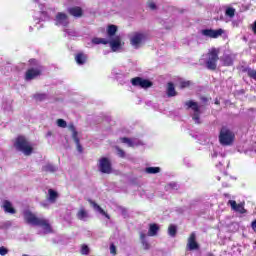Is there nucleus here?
I'll return each mask as SVG.
<instances>
[{
    "mask_svg": "<svg viewBox=\"0 0 256 256\" xmlns=\"http://www.w3.org/2000/svg\"><path fill=\"white\" fill-rule=\"evenodd\" d=\"M24 221L28 225H34L35 227H41L44 235L49 233H53V228H51V224L49 220L45 218H39L35 213L31 212V210H24L23 212Z\"/></svg>",
    "mask_w": 256,
    "mask_h": 256,
    "instance_id": "f257e3e1",
    "label": "nucleus"
},
{
    "mask_svg": "<svg viewBox=\"0 0 256 256\" xmlns=\"http://www.w3.org/2000/svg\"><path fill=\"white\" fill-rule=\"evenodd\" d=\"M14 147L16 151H20L26 157L33 153V144L25 136H18L14 142Z\"/></svg>",
    "mask_w": 256,
    "mask_h": 256,
    "instance_id": "f03ea898",
    "label": "nucleus"
},
{
    "mask_svg": "<svg viewBox=\"0 0 256 256\" xmlns=\"http://www.w3.org/2000/svg\"><path fill=\"white\" fill-rule=\"evenodd\" d=\"M202 61L205 62L207 69L215 71L217 69V62L219 61V52L213 48L203 56Z\"/></svg>",
    "mask_w": 256,
    "mask_h": 256,
    "instance_id": "7ed1b4c3",
    "label": "nucleus"
},
{
    "mask_svg": "<svg viewBox=\"0 0 256 256\" xmlns=\"http://www.w3.org/2000/svg\"><path fill=\"white\" fill-rule=\"evenodd\" d=\"M234 141H235V134L233 133V131L229 130L226 127H223L220 130V134H219L220 145H223V147H229L233 145Z\"/></svg>",
    "mask_w": 256,
    "mask_h": 256,
    "instance_id": "20e7f679",
    "label": "nucleus"
},
{
    "mask_svg": "<svg viewBox=\"0 0 256 256\" xmlns=\"http://www.w3.org/2000/svg\"><path fill=\"white\" fill-rule=\"evenodd\" d=\"M184 105L187 107V109H191L193 111V121L198 124L201 123V106H199V104L193 100L186 101Z\"/></svg>",
    "mask_w": 256,
    "mask_h": 256,
    "instance_id": "39448f33",
    "label": "nucleus"
},
{
    "mask_svg": "<svg viewBox=\"0 0 256 256\" xmlns=\"http://www.w3.org/2000/svg\"><path fill=\"white\" fill-rule=\"evenodd\" d=\"M145 41H147V36L141 32H135L130 36V45H132L134 49H141Z\"/></svg>",
    "mask_w": 256,
    "mask_h": 256,
    "instance_id": "423d86ee",
    "label": "nucleus"
},
{
    "mask_svg": "<svg viewBox=\"0 0 256 256\" xmlns=\"http://www.w3.org/2000/svg\"><path fill=\"white\" fill-rule=\"evenodd\" d=\"M131 83L133 87H141V89H149V87H153V82L141 77L132 78Z\"/></svg>",
    "mask_w": 256,
    "mask_h": 256,
    "instance_id": "0eeeda50",
    "label": "nucleus"
},
{
    "mask_svg": "<svg viewBox=\"0 0 256 256\" xmlns=\"http://www.w3.org/2000/svg\"><path fill=\"white\" fill-rule=\"evenodd\" d=\"M54 21L57 27H69V16L66 13L58 12Z\"/></svg>",
    "mask_w": 256,
    "mask_h": 256,
    "instance_id": "6e6552de",
    "label": "nucleus"
},
{
    "mask_svg": "<svg viewBox=\"0 0 256 256\" xmlns=\"http://www.w3.org/2000/svg\"><path fill=\"white\" fill-rule=\"evenodd\" d=\"M98 169L101 173H106L109 174L112 171L111 168V160H109V158H101L99 160V164H98Z\"/></svg>",
    "mask_w": 256,
    "mask_h": 256,
    "instance_id": "1a4fd4ad",
    "label": "nucleus"
},
{
    "mask_svg": "<svg viewBox=\"0 0 256 256\" xmlns=\"http://www.w3.org/2000/svg\"><path fill=\"white\" fill-rule=\"evenodd\" d=\"M223 29L213 30V29H204L201 30V35L204 37H209L210 39H217L223 35Z\"/></svg>",
    "mask_w": 256,
    "mask_h": 256,
    "instance_id": "9d476101",
    "label": "nucleus"
},
{
    "mask_svg": "<svg viewBox=\"0 0 256 256\" xmlns=\"http://www.w3.org/2000/svg\"><path fill=\"white\" fill-rule=\"evenodd\" d=\"M110 48L113 52L120 51L125 43L121 40V36H115L110 41H108Z\"/></svg>",
    "mask_w": 256,
    "mask_h": 256,
    "instance_id": "9b49d317",
    "label": "nucleus"
},
{
    "mask_svg": "<svg viewBox=\"0 0 256 256\" xmlns=\"http://www.w3.org/2000/svg\"><path fill=\"white\" fill-rule=\"evenodd\" d=\"M76 219H78V221L87 222L91 219V214L89 213V210L84 206H81L76 212Z\"/></svg>",
    "mask_w": 256,
    "mask_h": 256,
    "instance_id": "f8f14e48",
    "label": "nucleus"
},
{
    "mask_svg": "<svg viewBox=\"0 0 256 256\" xmlns=\"http://www.w3.org/2000/svg\"><path fill=\"white\" fill-rule=\"evenodd\" d=\"M41 75L40 68H30L26 71L25 80L26 81H33V79H37Z\"/></svg>",
    "mask_w": 256,
    "mask_h": 256,
    "instance_id": "ddd939ff",
    "label": "nucleus"
},
{
    "mask_svg": "<svg viewBox=\"0 0 256 256\" xmlns=\"http://www.w3.org/2000/svg\"><path fill=\"white\" fill-rule=\"evenodd\" d=\"M196 239H197V236L195 235V232L191 233L187 243V247L189 251H195L199 249V244L197 243Z\"/></svg>",
    "mask_w": 256,
    "mask_h": 256,
    "instance_id": "4468645a",
    "label": "nucleus"
},
{
    "mask_svg": "<svg viewBox=\"0 0 256 256\" xmlns=\"http://www.w3.org/2000/svg\"><path fill=\"white\" fill-rule=\"evenodd\" d=\"M228 204L230 205L232 211H236V213H241V215L247 213L245 206L243 204H237L235 200H229Z\"/></svg>",
    "mask_w": 256,
    "mask_h": 256,
    "instance_id": "2eb2a0df",
    "label": "nucleus"
},
{
    "mask_svg": "<svg viewBox=\"0 0 256 256\" xmlns=\"http://www.w3.org/2000/svg\"><path fill=\"white\" fill-rule=\"evenodd\" d=\"M88 203H90L94 211H97L98 213H100V215L106 217V219H111V216H109V214H107V212H105V210H103V208H101V206H99V204H97L95 201L88 199Z\"/></svg>",
    "mask_w": 256,
    "mask_h": 256,
    "instance_id": "dca6fc26",
    "label": "nucleus"
},
{
    "mask_svg": "<svg viewBox=\"0 0 256 256\" xmlns=\"http://www.w3.org/2000/svg\"><path fill=\"white\" fill-rule=\"evenodd\" d=\"M139 236H140V241L143 249H145V251H149V249H151V244H149V240L147 239V234L144 231H140Z\"/></svg>",
    "mask_w": 256,
    "mask_h": 256,
    "instance_id": "f3484780",
    "label": "nucleus"
},
{
    "mask_svg": "<svg viewBox=\"0 0 256 256\" xmlns=\"http://www.w3.org/2000/svg\"><path fill=\"white\" fill-rule=\"evenodd\" d=\"M68 13L72 15V17H76L77 19L83 17V9H81V7L79 6L68 8Z\"/></svg>",
    "mask_w": 256,
    "mask_h": 256,
    "instance_id": "a211bd4d",
    "label": "nucleus"
},
{
    "mask_svg": "<svg viewBox=\"0 0 256 256\" xmlns=\"http://www.w3.org/2000/svg\"><path fill=\"white\" fill-rule=\"evenodd\" d=\"M2 209H4L5 213H10L11 215H15L17 212L15 208H13V204L9 202V200H5L2 204Z\"/></svg>",
    "mask_w": 256,
    "mask_h": 256,
    "instance_id": "6ab92c4d",
    "label": "nucleus"
},
{
    "mask_svg": "<svg viewBox=\"0 0 256 256\" xmlns=\"http://www.w3.org/2000/svg\"><path fill=\"white\" fill-rule=\"evenodd\" d=\"M42 171L44 173H56V171H59V167H57L51 163H47L42 166Z\"/></svg>",
    "mask_w": 256,
    "mask_h": 256,
    "instance_id": "aec40b11",
    "label": "nucleus"
},
{
    "mask_svg": "<svg viewBox=\"0 0 256 256\" xmlns=\"http://www.w3.org/2000/svg\"><path fill=\"white\" fill-rule=\"evenodd\" d=\"M77 65H85L87 63V55L84 53H78L75 56Z\"/></svg>",
    "mask_w": 256,
    "mask_h": 256,
    "instance_id": "412c9836",
    "label": "nucleus"
},
{
    "mask_svg": "<svg viewBox=\"0 0 256 256\" xmlns=\"http://www.w3.org/2000/svg\"><path fill=\"white\" fill-rule=\"evenodd\" d=\"M168 97H175L177 95V91H175V85L173 83L167 84V91H166Z\"/></svg>",
    "mask_w": 256,
    "mask_h": 256,
    "instance_id": "4be33fe9",
    "label": "nucleus"
},
{
    "mask_svg": "<svg viewBox=\"0 0 256 256\" xmlns=\"http://www.w3.org/2000/svg\"><path fill=\"white\" fill-rule=\"evenodd\" d=\"M159 231V226L157 224H150L148 230V237H155Z\"/></svg>",
    "mask_w": 256,
    "mask_h": 256,
    "instance_id": "5701e85b",
    "label": "nucleus"
},
{
    "mask_svg": "<svg viewBox=\"0 0 256 256\" xmlns=\"http://www.w3.org/2000/svg\"><path fill=\"white\" fill-rule=\"evenodd\" d=\"M48 195V201H50V203H55L57 200V192H55L53 189H49Z\"/></svg>",
    "mask_w": 256,
    "mask_h": 256,
    "instance_id": "b1692460",
    "label": "nucleus"
},
{
    "mask_svg": "<svg viewBox=\"0 0 256 256\" xmlns=\"http://www.w3.org/2000/svg\"><path fill=\"white\" fill-rule=\"evenodd\" d=\"M146 173L149 175H155L157 173H161V168L160 167H147L145 169Z\"/></svg>",
    "mask_w": 256,
    "mask_h": 256,
    "instance_id": "393cba45",
    "label": "nucleus"
},
{
    "mask_svg": "<svg viewBox=\"0 0 256 256\" xmlns=\"http://www.w3.org/2000/svg\"><path fill=\"white\" fill-rule=\"evenodd\" d=\"M92 43H94V45H107L109 43V40L105 38H93Z\"/></svg>",
    "mask_w": 256,
    "mask_h": 256,
    "instance_id": "a878e982",
    "label": "nucleus"
},
{
    "mask_svg": "<svg viewBox=\"0 0 256 256\" xmlns=\"http://www.w3.org/2000/svg\"><path fill=\"white\" fill-rule=\"evenodd\" d=\"M117 33V26L110 25L107 29V34L109 37H113Z\"/></svg>",
    "mask_w": 256,
    "mask_h": 256,
    "instance_id": "bb28decb",
    "label": "nucleus"
},
{
    "mask_svg": "<svg viewBox=\"0 0 256 256\" xmlns=\"http://www.w3.org/2000/svg\"><path fill=\"white\" fill-rule=\"evenodd\" d=\"M168 235H170V237H175L177 235V226L171 224L168 228Z\"/></svg>",
    "mask_w": 256,
    "mask_h": 256,
    "instance_id": "cd10ccee",
    "label": "nucleus"
},
{
    "mask_svg": "<svg viewBox=\"0 0 256 256\" xmlns=\"http://www.w3.org/2000/svg\"><path fill=\"white\" fill-rule=\"evenodd\" d=\"M68 129L71 131L72 133V139H77L78 138V133H77V130L75 129V125L73 124H69L68 125Z\"/></svg>",
    "mask_w": 256,
    "mask_h": 256,
    "instance_id": "c85d7f7f",
    "label": "nucleus"
},
{
    "mask_svg": "<svg viewBox=\"0 0 256 256\" xmlns=\"http://www.w3.org/2000/svg\"><path fill=\"white\" fill-rule=\"evenodd\" d=\"M191 85H193V82L189 80H182L180 82L181 89H187V87H191Z\"/></svg>",
    "mask_w": 256,
    "mask_h": 256,
    "instance_id": "c756f323",
    "label": "nucleus"
},
{
    "mask_svg": "<svg viewBox=\"0 0 256 256\" xmlns=\"http://www.w3.org/2000/svg\"><path fill=\"white\" fill-rule=\"evenodd\" d=\"M121 141L123 143H125L128 147H134L135 146V142L129 138H121Z\"/></svg>",
    "mask_w": 256,
    "mask_h": 256,
    "instance_id": "7c9ffc66",
    "label": "nucleus"
},
{
    "mask_svg": "<svg viewBox=\"0 0 256 256\" xmlns=\"http://www.w3.org/2000/svg\"><path fill=\"white\" fill-rule=\"evenodd\" d=\"M74 143L76 144L78 153H83V146H81V143L79 142V137L74 138Z\"/></svg>",
    "mask_w": 256,
    "mask_h": 256,
    "instance_id": "2f4dec72",
    "label": "nucleus"
},
{
    "mask_svg": "<svg viewBox=\"0 0 256 256\" xmlns=\"http://www.w3.org/2000/svg\"><path fill=\"white\" fill-rule=\"evenodd\" d=\"M224 65L226 67H229V66L233 65V59H231V56H225L224 57Z\"/></svg>",
    "mask_w": 256,
    "mask_h": 256,
    "instance_id": "473e14b6",
    "label": "nucleus"
},
{
    "mask_svg": "<svg viewBox=\"0 0 256 256\" xmlns=\"http://www.w3.org/2000/svg\"><path fill=\"white\" fill-rule=\"evenodd\" d=\"M226 15H227V17H230L231 19H232V17H235V8H227Z\"/></svg>",
    "mask_w": 256,
    "mask_h": 256,
    "instance_id": "72a5a7b5",
    "label": "nucleus"
},
{
    "mask_svg": "<svg viewBox=\"0 0 256 256\" xmlns=\"http://www.w3.org/2000/svg\"><path fill=\"white\" fill-rule=\"evenodd\" d=\"M57 125H58V127H61L62 129H65V127H67V122L63 119H58L57 120Z\"/></svg>",
    "mask_w": 256,
    "mask_h": 256,
    "instance_id": "f704fd0d",
    "label": "nucleus"
},
{
    "mask_svg": "<svg viewBox=\"0 0 256 256\" xmlns=\"http://www.w3.org/2000/svg\"><path fill=\"white\" fill-rule=\"evenodd\" d=\"M34 97L37 101H45V99H47V94H36Z\"/></svg>",
    "mask_w": 256,
    "mask_h": 256,
    "instance_id": "c9c22d12",
    "label": "nucleus"
},
{
    "mask_svg": "<svg viewBox=\"0 0 256 256\" xmlns=\"http://www.w3.org/2000/svg\"><path fill=\"white\" fill-rule=\"evenodd\" d=\"M116 151H117L118 157H121L122 159L125 157V151H123V149L119 148V146H116Z\"/></svg>",
    "mask_w": 256,
    "mask_h": 256,
    "instance_id": "e433bc0d",
    "label": "nucleus"
},
{
    "mask_svg": "<svg viewBox=\"0 0 256 256\" xmlns=\"http://www.w3.org/2000/svg\"><path fill=\"white\" fill-rule=\"evenodd\" d=\"M9 253V249H7V247H5V246H1L0 247V255L1 256H5V255H7Z\"/></svg>",
    "mask_w": 256,
    "mask_h": 256,
    "instance_id": "4c0bfd02",
    "label": "nucleus"
},
{
    "mask_svg": "<svg viewBox=\"0 0 256 256\" xmlns=\"http://www.w3.org/2000/svg\"><path fill=\"white\" fill-rule=\"evenodd\" d=\"M82 255H89V246L83 245L81 248Z\"/></svg>",
    "mask_w": 256,
    "mask_h": 256,
    "instance_id": "58836bf2",
    "label": "nucleus"
},
{
    "mask_svg": "<svg viewBox=\"0 0 256 256\" xmlns=\"http://www.w3.org/2000/svg\"><path fill=\"white\" fill-rule=\"evenodd\" d=\"M110 253L111 255H117V247H115V244L110 245Z\"/></svg>",
    "mask_w": 256,
    "mask_h": 256,
    "instance_id": "ea45409f",
    "label": "nucleus"
},
{
    "mask_svg": "<svg viewBox=\"0 0 256 256\" xmlns=\"http://www.w3.org/2000/svg\"><path fill=\"white\" fill-rule=\"evenodd\" d=\"M248 75H249V77H251L252 79H254L256 81V71L255 70H249Z\"/></svg>",
    "mask_w": 256,
    "mask_h": 256,
    "instance_id": "a19ab883",
    "label": "nucleus"
},
{
    "mask_svg": "<svg viewBox=\"0 0 256 256\" xmlns=\"http://www.w3.org/2000/svg\"><path fill=\"white\" fill-rule=\"evenodd\" d=\"M64 31H65V33H67V35H72V36H75V35H76L75 31H73V30L66 29V30H64Z\"/></svg>",
    "mask_w": 256,
    "mask_h": 256,
    "instance_id": "79ce46f5",
    "label": "nucleus"
},
{
    "mask_svg": "<svg viewBox=\"0 0 256 256\" xmlns=\"http://www.w3.org/2000/svg\"><path fill=\"white\" fill-rule=\"evenodd\" d=\"M41 207H44L45 209H49V201L41 202Z\"/></svg>",
    "mask_w": 256,
    "mask_h": 256,
    "instance_id": "37998d69",
    "label": "nucleus"
},
{
    "mask_svg": "<svg viewBox=\"0 0 256 256\" xmlns=\"http://www.w3.org/2000/svg\"><path fill=\"white\" fill-rule=\"evenodd\" d=\"M148 7H149L150 9H152V11H154V9H157V6H156L155 3H153V2H150V3L148 4Z\"/></svg>",
    "mask_w": 256,
    "mask_h": 256,
    "instance_id": "c03bdc74",
    "label": "nucleus"
},
{
    "mask_svg": "<svg viewBox=\"0 0 256 256\" xmlns=\"http://www.w3.org/2000/svg\"><path fill=\"white\" fill-rule=\"evenodd\" d=\"M253 231L256 233V219L251 223Z\"/></svg>",
    "mask_w": 256,
    "mask_h": 256,
    "instance_id": "a18cd8bd",
    "label": "nucleus"
},
{
    "mask_svg": "<svg viewBox=\"0 0 256 256\" xmlns=\"http://www.w3.org/2000/svg\"><path fill=\"white\" fill-rule=\"evenodd\" d=\"M167 187H171L172 189H177L176 183H170Z\"/></svg>",
    "mask_w": 256,
    "mask_h": 256,
    "instance_id": "49530a36",
    "label": "nucleus"
},
{
    "mask_svg": "<svg viewBox=\"0 0 256 256\" xmlns=\"http://www.w3.org/2000/svg\"><path fill=\"white\" fill-rule=\"evenodd\" d=\"M254 33H256V21L254 22V26L252 27Z\"/></svg>",
    "mask_w": 256,
    "mask_h": 256,
    "instance_id": "de8ad7c7",
    "label": "nucleus"
},
{
    "mask_svg": "<svg viewBox=\"0 0 256 256\" xmlns=\"http://www.w3.org/2000/svg\"><path fill=\"white\" fill-rule=\"evenodd\" d=\"M211 155H212V158H215V157H217V152L214 151Z\"/></svg>",
    "mask_w": 256,
    "mask_h": 256,
    "instance_id": "09e8293b",
    "label": "nucleus"
},
{
    "mask_svg": "<svg viewBox=\"0 0 256 256\" xmlns=\"http://www.w3.org/2000/svg\"><path fill=\"white\" fill-rule=\"evenodd\" d=\"M47 137H51V132H48V133H47Z\"/></svg>",
    "mask_w": 256,
    "mask_h": 256,
    "instance_id": "8fccbe9b",
    "label": "nucleus"
},
{
    "mask_svg": "<svg viewBox=\"0 0 256 256\" xmlns=\"http://www.w3.org/2000/svg\"><path fill=\"white\" fill-rule=\"evenodd\" d=\"M203 101H207V98H203Z\"/></svg>",
    "mask_w": 256,
    "mask_h": 256,
    "instance_id": "3c124183",
    "label": "nucleus"
}]
</instances>
